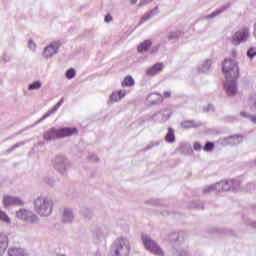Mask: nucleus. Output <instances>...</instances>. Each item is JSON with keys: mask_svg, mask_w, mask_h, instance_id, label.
Masks as SVG:
<instances>
[{"mask_svg": "<svg viewBox=\"0 0 256 256\" xmlns=\"http://www.w3.org/2000/svg\"><path fill=\"white\" fill-rule=\"evenodd\" d=\"M222 72L226 78L224 87L227 95H235L237 93V79H239V65L235 60L225 59L222 62Z\"/></svg>", "mask_w": 256, "mask_h": 256, "instance_id": "obj_1", "label": "nucleus"}, {"mask_svg": "<svg viewBox=\"0 0 256 256\" xmlns=\"http://www.w3.org/2000/svg\"><path fill=\"white\" fill-rule=\"evenodd\" d=\"M78 130L77 128H61L55 129L51 128L50 130L44 133V140L45 141H55V139H63L65 137H71L73 135H77Z\"/></svg>", "mask_w": 256, "mask_h": 256, "instance_id": "obj_2", "label": "nucleus"}, {"mask_svg": "<svg viewBox=\"0 0 256 256\" xmlns=\"http://www.w3.org/2000/svg\"><path fill=\"white\" fill-rule=\"evenodd\" d=\"M34 204L37 213L43 217L51 215V211H53V202H51V200L47 198H38L35 200Z\"/></svg>", "mask_w": 256, "mask_h": 256, "instance_id": "obj_3", "label": "nucleus"}, {"mask_svg": "<svg viewBox=\"0 0 256 256\" xmlns=\"http://www.w3.org/2000/svg\"><path fill=\"white\" fill-rule=\"evenodd\" d=\"M142 243L144 247L147 249V251H149L153 255H156V256L165 255V252H163V249L161 248V246L156 244V242L153 239H151L149 236L142 235Z\"/></svg>", "mask_w": 256, "mask_h": 256, "instance_id": "obj_4", "label": "nucleus"}, {"mask_svg": "<svg viewBox=\"0 0 256 256\" xmlns=\"http://www.w3.org/2000/svg\"><path fill=\"white\" fill-rule=\"evenodd\" d=\"M113 249L117 256H127L131 251V246L129 245L128 240L120 239L113 245Z\"/></svg>", "mask_w": 256, "mask_h": 256, "instance_id": "obj_5", "label": "nucleus"}, {"mask_svg": "<svg viewBox=\"0 0 256 256\" xmlns=\"http://www.w3.org/2000/svg\"><path fill=\"white\" fill-rule=\"evenodd\" d=\"M250 33H249V28L244 27L234 33L232 35V43L233 45H241V43H244L249 39Z\"/></svg>", "mask_w": 256, "mask_h": 256, "instance_id": "obj_6", "label": "nucleus"}, {"mask_svg": "<svg viewBox=\"0 0 256 256\" xmlns=\"http://www.w3.org/2000/svg\"><path fill=\"white\" fill-rule=\"evenodd\" d=\"M16 216L18 219H22V221H27V223H36L37 221V217L25 209L17 211Z\"/></svg>", "mask_w": 256, "mask_h": 256, "instance_id": "obj_7", "label": "nucleus"}, {"mask_svg": "<svg viewBox=\"0 0 256 256\" xmlns=\"http://www.w3.org/2000/svg\"><path fill=\"white\" fill-rule=\"evenodd\" d=\"M57 49H59V43L54 42L50 44L44 49L43 57H45L46 59H49V57H53V55L57 53Z\"/></svg>", "mask_w": 256, "mask_h": 256, "instance_id": "obj_8", "label": "nucleus"}, {"mask_svg": "<svg viewBox=\"0 0 256 256\" xmlns=\"http://www.w3.org/2000/svg\"><path fill=\"white\" fill-rule=\"evenodd\" d=\"M164 67L165 65L163 63H156L146 70V75H148V77H154V75L161 73Z\"/></svg>", "mask_w": 256, "mask_h": 256, "instance_id": "obj_9", "label": "nucleus"}, {"mask_svg": "<svg viewBox=\"0 0 256 256\" xmlns=\"http://www.w3.org/2000/svg\"><path fill=\"white\" fill-rule=\"evenodd\" d=\"M9 247V236L7 234L0 232V255H3L7 248Z\"/></svg>", "mask_w": 256, "mask_h": 256, "instance_id": "obj_10", "label": "nucleus"}, {"mask_svg": "<svg viewBox=\"0 0 256 256\" xmlns=\"http://www.w3.org/2000/svg\"><path fill=\"white\" fill-rule=\"evenodd\" d=\"M147 101L148 103H150V105H157L159 103H162L163 95L159 93H152L148 96Z\"/></svg>", "mask_w": 256, "mask_h": 256, "instance_id": "obj_11", "label": "nucleus"}, {"mask_svg": "<svg viewBox=\"0 0 256 256\" xmlns=\"http://www.w3.org/2000/svg\"><path fill=\"white\" fill-rule=\"evenodd\" d=\"M153 42L151 40H145L138 46V53H145V51H149Z\"/></svg>", "mask_w": 256, "mask_h": 256, "instance_id": "obj_12", "label": "nucleus"}, {"mask_svg": "<svg viewBox=\"0 0 256 256\" xmlns=\"http://www.w3.org/2000/svg\"><path fill=\"white\" fill-rule=\"evenodd\" d=\"M9 256H29L27 252L23 250V248H11L8 251Z\"/></svg>", "mask_w": 256, "mask_h": 256, "instance_id": "obj_13", "label": "nucleus"}, {"mask_svg": "<svg viewBox=\"0 0 256 256\" xmlns=\"http://www.w3.org/2000/svg\"><path fill=\"white\" fill-rule=\"evenodd\" d=\"M125 95H126L125 91L114 92L110 96V101H112L113 103H117V101H121V99H123Z\"/></svg>", "mask_w": 256, "mask_h": 256, "instance_id": "obj_14", "label": "nucleus"}, {"mask_svg": "<svg viewBox=\"0 0 256 256\" xmlns=\"http://www.w3.org/2000/svg\"><path fill=\"white\" fill-rule=\"evenodd\" d=\"M167 143H173L175 141V130L173 128H168V133L165 137Z\"/></svg>", "mask_w": 256, "mask_h": 256, "instance_id": "obj_15", "label": "nucleus"}, {"mask_svg": "<svg viewBox=\"0 0 256 256\" xmlns=\"http://www.w3.org/2000/svg\"><path fill=\"white\" fill-rule=\"evenodd\" d=\"M248 105L252 111H256V94L249 96Z\"/></svg>", "mask_w": 256, "mask_h": 256, "instance_id": "obj_16", "label": "nucleus"}, {"mask_svg": "<svg viewBox=\"0 0 256 256\" xmlns=\"http://www.w3.org/2000/svg\"><path fill=\"white\" fill-rule=\"evenodd\" d=\"M133 85H135V80L131 76H127L122 82V87H133Z\"/></svg>", "mask_w": 256, "mask_h": 256, "instance_id": "obj_17", "label": "nucleus"}, {"mask_svg": "<svg viewBox=\"0 0 256 256\" xmlns=\"http://www.w3.org/2000/svg\"><path fill=\"white\" fill-rule=\"evenodd\" d=\"M14 203V197L6 195L3 198V205L4 207H11V205H13Z\"/></svg>", "mask_w": 256, "mask_h": 256, "instance_id": "obj_18", "label": "nucleus"}, {"mask_svg": "<svg viewBox=\"0 0 256 256\" xmlns=\"http://www.w3.org/2000/svg\"><path fill=\"white\" fill-rule=\"evenodd\" d=\"M0 221H3L4 223H11V218H9L7 213L0 210Z\"/></svg>", "mask_w": 256, "mask_h": 256, "instance_id": "obj_19", "label": "nucleus"}, {"mask_svg": "<svg viewBox=\"0 0 256 256\" xmlns=\"http://www.w3.org/2000/svg\"><path fill=\"white\" fill-rule=\"evenodd\" d=\"M28 89L29 91H34L35 89H41V82L39 81L33 82L28 86Z\"/></svg>", "mask_w": 256, "mask_h": 256, "instance_id": "obj_20", "label": "nucleus"}, {"mask_svg": "<svg viewBox=\"0 0 256 256\" xmlns=\"http://www.w3.org/2000/svg\"><path fill=\"white\" fill-rule=\"evenodd\" d=\"M204 151H213L215 149V144L213 142H207L204 146Z\"/></svg>", "mask_w": 256, "mask_h": 256, "instance_id": "obj_21", "label": "nucleus"}, {"mask_svg": "<svg viewBox=\"0 0 256 256\" xmlns=\"http://www.w3.org/2000/svg\"><path fill=\"white\" fill-rule=\"evenodd\" d=\"M149 19H151V12H148L144 16H142L139 25H143V23H145V21H149Z\"/></svg>", "mask_w": 256, "mask_h": 256, "instance_id": "obj_22", "label": "nucleus"}, {"mask_svg": "<svg viewBox=\"0 0 256 256\" xmlns=\"http://www.w3.org/2000/svg\"><path fill=\"white\" fill-rule=\"evenodd\" d=\"M75 77V69L70 68L66 72V79H73Z\"/></svg>", "mask_w": 256, "mask_h": 256, "instance_id": "obj_23", "label": "nucleus"}, {"mask_svg": "<svg viewBox=\"0 0 256 256\" xmlns=\"http://www.w3.org/2000/svg\"><path fill=\"white\" fill-rule=\"evenodd\" d=\"M247 55L248 57H256V47H251L248 51H247Z\"/></svg>", "mask_w": 256, "mask_h": 256, "instance_id": "obj_24", "label": "nucleus"}, {"mask_svg": "<svg viewBox=\"0 0 256 256\" xmlns=\"http://www.w3.org/2000/svg\"><path fill=\"white\" fill-rule=\"evenodd\" d=\"M222 11L221 10H216L212 14L207 16V19H213V17H217V15H221Z\"/></svg>", "mask_w": 256, "mask_h": 256, "instance_id": "obj_25", "label": "nucleus"}, {"mask_svg": "<svg viewBox=\"0 0 256 256\" xmlns=\"http://www.w3.org/2000/svg\"><path fill=\"white\" fill-rule=\"evenodd\" d=\"M61 105H63V99H61L51 110L50 113H55V111H57V109H59V107H61Z\"/></svg>", "mask_w": 256, "mask_h": 256, "instance_id": "obj_26", "label": "nucleus"}, {"mask_svg": "<svg viewBox=\"0 0 256 256\" xmlns=\"http://www.w3.org/2000/svg\"><path fill=\"white\" fill-rule=\"evenodd\" d=\"M23 200H21V198H17V197H14V202H13V205H23Z\"/></svg>", "mask_w": 256, "mask_h": 256, "instance_id": "obj_27", "label": "nucleus"}, {"mask_svg": "<svg viewBox=\"0 0 256 256\" xmlns=\"http://www.w3.org/2000/svg\"><path fill=\"white\" fill-rule=\"evenodd\" d=\"M220 186L222 187V191H229V188H227V187H229V183H227V182H222V183L220 184Z\"/></svg>", "mask_w": 256, "mask_h": 256, "instance_id": "obj_28", "label": "nucleus"}, {"mask_svg": "<svg viewBox=\"0 0 256 256\" xmlns=\"http://www.w3.org/2000/svg\"><path fill=\"white\" fill-rule=\"evenodd\" d=\"M193 147L194 151H201L202 149L201 144L199 142H195Z\"/></svg>", "mask_w": 256, "mask_h": 256, "instance_id": "obj_29", "label": "nucleus"}, {"mask_svg": "<svg viewBox=\"0 0 256 256\" xmlns=\"http://www.w3.org/2000/svg\"><path fill=\"white\" fill-rule=\"evenodd\" d=\"M104 21L105 23H111V21H113V17L111 16V14L106 15Z\"/></svg>", "mask_w": 256, "mask_h": 256, "instance_id": "obj_30", "label": "nucleus"}, {"mask_svg": "<svg viewBox=\"0 0 256 256\" xmlns=\"http://www.w3.org/2000/svg\"><path fill=\"white\" fill-rule=\"evenodd\" d=\"M163 99H169V98H171V91H165L164 93H163Z\"/></svg>", "mask_w": 256, "mask_h": 256, "instance_id": "obj_31", "label": "nucleus"}, {"mask_svg": "<svg viewBox=\"0 0 256 256\" xmlns=\"http://www.w3.org/2000/svg\"><path fill=\"white\" fill-rule=\"evenodd\" d=\"M28 47H29L30 49H35V47H37V45L35 44V42H33V40H30V41L28 42Z\"/></svg>", "mask_w": 256, "mask_h": 256, "instance_id": "obj_32", "label": "nucleus"}, {"mask_svg": "<svg viewBox=\"0 0 256 256\" xmlns=\"http://www.w3.org/2000/svg\"><path fill=\"white\" fill-rule=\"evenodd\" d=\"M240 115H241V117L251 119V115H249L247 112H241Z\"/></svg>", "mask_w": 256, "mask_h": 256, "instance_id": "obj_33", "label": "nucleus"}, {"mask_svg": "<svg viewBox=\"0 0 256 256\" xmlns=\"http://www.w3.org/2000/svg\"><path fill=\"white\" fill-rule=\"evenodd\" d=\"M250 121H252V123H256V116H250Z\"/></svg>", "mask_w": 256, "mask_h": 256, "instance_id": "obj_34", "label": "nucleus"}, {"mask_svg": "<svg viewBox=\"0 0 256 256\" xmlns=\"http://www.w3.org/2000/svg\"><path fill=\"white\" fill-rule=\"evenodd\" d=\"M131 5H136L137 4V0H130Z\"/></svg>", "mask_w": 256, "mask_h": 256, "instance_id": "obj_35", "label": "nucleus"}, {"mask_svg": "<svg viewBox=\"0 0 256 256\" xmlns=\"http://www.w3.org/2000/svg\"><path fill=\"white\" fill-rule=\"evenodd\" d=\"M50 115H51V113H47V114H45V115L43 116L42 119H47V117H49Z\"/></svg>", "mask_w": 256, "mask_h": 256, "instance_id": "obj_36", "label": "nucleus"}]
</instances>
